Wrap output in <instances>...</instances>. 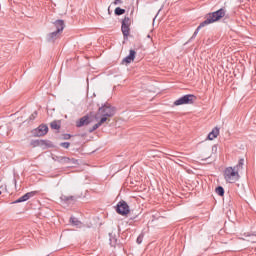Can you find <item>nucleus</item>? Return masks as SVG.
Masks as SVG:
<instances>
[{
    "instance_id": "obj_30",
    "label": "nucleus",
    "mask_w": 256,
    "mask_h": 256,
    "mask_svg": "<svg viewBox=\"0 0 256 256\" xmlns=\"http://www.w3.org/2000/svg\"><path fill=\"white\" fill-rule=\"evenodd\" d=\"M123 3V0H115L114 5H121Z\"/></svg>"
},
{
    "instance_id": "obj_8",
    "label": "nucleus",
    "mask_w": 256,
    "mask_h": 256,
    "mask_svg": "<svg viewBox=\"0 0 256 256\" xmlns=\"http://www.w3.org/2000/svg\"><path fill=\"white\" fill-rule=\"evenodd\" d=\"M37 194V191H31L24 194L22 197L18 198L13 203H25V201H29L32 197H35Z\"/></svg>"
},
{
    "instance_id": "obj_31",
    "label": "nucleus",
    "mask_w": 256,
    "mask_h": 256,
    "mask_svg": "<svg viewBox=\"0 0 256 256\" xmlns=\"http://www.w3.org/2000/svg\"><path fill=\"white\" fill-rule=\"evenodd\" d=\"M32 145H34V147H37V145H39V141L32 142Z\"/></svg>"
},
{
    "instance_id": "obj_23",
    "label": "nucleus",
    "mask_w": 256,
    "mask_h": 256,
    "mask_svg": "<svg viewBox=\"0 0 256 256\" xmlns=\"http://www.w3.org/2000/svg\"><path fill=\"white\" fill-rule=\"evenodd\" d=\"M58 161H59V163H69L71 161V159L69 157L61 156L58 158Z\"/></svg>"
},
{
    "instance_id": "obj_25",
    "label": "nucleus",
    "mask_w": 256,
    "mask_h": 256,
    "mask_svg": "<svg viewBox=\"0 0 256 256\" xmlns=\"http://www.w3.org/2000/svg\"><path fill=\"white\" fill-rule=\"evenodd\" d=\"M143 237H145V235L143 233H141L138 237H137V244L141 245V243H143Z\"/></svg>"
},
{
    "instance_id": "obj_19",
    "label": "nucleus",
    "mask_w": 256,
    "mask_h": 256,
    "mask_svg": "<svg viewBox=\"0 0 256 256\" xmlns=\"http://www.w3.org/2000/svg\"><path fill=\"white\" fill-rule=\"evenodd\" d=\"M243 165H245V159L241 158L236 166H234V169L238 170L243 169Z\"/></svg>"
},
{
    "instance_id": "obj_10",
    "label": "nucleus",
    "mask_w": 256,
    "mask_h": 256,
    "mask_svg": "<svg viewBox=\"0 0 256 256\" xmlns=\"http://www.w3.org/2000/svg\"><path fill=\"white\" fill-rule=\"evenodd\" d=\"M60 34L61 32H57V30H55L54 32H51L47 36V41H49V43H54L55 41H57V39H59Z\"/></svg>"
},
{
    "instance_id": "obj_14",
    "label": "nucleus",
    "mask_w": 256,
    "mask_h": 256,
    "mask_svg": "<svg viewBox=\"0 0 256 256\" xmlns=\"http://www.w3.org/2000/svg\"><path fill=\"white\" fill-rule=\"evenodd\" d=\"M206 25H209V24H205V21L200 23V25L194 31V33H193L192 37L190 38V40L195 39V37H197V35L199 34V31H201V29H203V27H206Z\"/></svg>"
},
{
    "instance_id": "obj_2",
    "label": "nucleus",
    "mask_w": 256,
    "mask_h": 256,
    "mask_svg": "<svg viewBox=\"0 0 256 256\" xmlns=\"http://www.w3.org/2000/svg\"><path fill=\"white\" fill-rule=\"evenodd\" d=\"M224 179L227 183H235L239 181V171L233 167H228L224 171Z\"/></svg>"
},
{
    "instance_id": "obj_9",
    "label": "nucleus",
    "mask_w": 256,
    "mask_h": 256,
    "mask_svg": "<svg viewBox=\"0 0 256 256\" xmlns=\"http://www.w3.org/2000/svg\"><path fill=\"white\" fill-rule=\"evenodd\" d=\"M54 27L57 33H63V29H65V22L63 20H56L54 22Z\"/></svg>"
},
{
    "instance_id": "obj_29",
    "label": "nucleus",
    "mask_w": 256,
    "mask_h": 256,
    "mask_svg": "<svg viewBox=\"0 0 256 256\" xmlns=\"http://www.w3.org/2000/svg\"><path fill=\"white\" fill-rule=\"evenodd\" d=\"M63 139L64 141H69V139H71V134H64Z\"/></svg>"
},
{
    "instance_id": "obj_4",
    "label": "nucleus",
    "mask_w": 256,
    "mask_h": 256,
    "mask_svg": "<svg viewBox=\"0 0 256 256\" xmlns=\"http://www.w3.org/2000/svg\"><path fill=\"white\" fill-rule=\"evenodd\" d=\"M197 97L193 94H186L180 98H178L175 102L174 105L177 107L179 105H193Z\"/></svg>"
},
{
    "instance_id": "obj_7",
    "label": "nucleus",
    "mask_w": 256,
    "mask_h": 256,
    "mask_svg": "<svg viewBox=\"0 0 256 256\" xmlns=\"http://www.w3.org/2000/svg\"><path fill=\"white\" fill-rule=\"evenodd\" d=\"M34 137H43L49 133V127L47 125L42 124L38 128L32 131Z\"/></svg>"
},
{
    "instance_id": "obj_20",
    "label": "nucleus",
    "mask_w": 256,
    "mask_h": 256,
    "mask_svg": "<svg viewBox=\"0 0 256 256\" xmlns=\"http://www.w3.org/2000/svg\"><path fill=\"white\" fill-rule=\"evenodd\" d=\"M51 129H56V131H59L61 129V125L57 121H53L50 123Z\"/></svg>"
},
{
    "instance_id": "obj_13",
    "label": "nucleus",
    "mask_w": 256,
    "mask_h": 256,
    "mask_svg": "<svg viewBox=\"0 0 256 256\" xmlns=\"http://www.w3.org/2000/svg\"><path fill=\"white\" fill-rule=\"evenodd\" d=\"M219 137V128L215 127L209 134L208 139L209 141H213V139H217Z\"/></svg>"
},
{
    "instance_id": "obj_1",
    "label": "nucleus",
    "mask_w": 256,
    "mask_h": 256,
    "mask_svg": "<svg viewBox=\"0 0 256 256\" xmlns=\"http://www.w3.org/2000/svg\"><path fill=\"white\" fill-rule=\"evenodd\" d=\"M225 15H227V9L225 7H222L217 11L208 13L206 19L204 20V25H211V23H217V21H221V19H223Z\"/></svg>"
},
{
    "instance_id": "obj_11",
    "label": "nucleus",
    "mask_w": 256,
    "mask_h": 256,
    "mask_svg": "<svg viewBox=\"0 0 256 256\" xmlns=\"http://www.w3.org/2000/svg\"><path fill=\"white\" fill-rule=\"evenodd\" d=\"M89 116H83L78 121H76V127H83L85 125H89Z\"/></svg>"
},
{
    "instance_id": "obj_6",
    "label": "nucleus",
    "mask_w": 256,
    "mask_h": 256,
    "mask_svg": "<svg viewBox=\"0 0 256 256\" xmlns=\"http://www.w3.org/2000/svg\"><path fill=\"white\" fill-rule=\"evenodd\" d=\"M130 211L131 210L129 208V204H127L125 200H121L120 202H118L116 206V213H118V215H122L123 217H125L129 215Z\"/></svg>"
},
{
    "instance_id": "obj_26",
    "label": "nucleus",
    "mask_w": 256,
    "mask_h": 256,
    "mask_svg": "<svg viewBox=\"0 0 256 256\" xmlns=\"http://www.w3.org/2000/svg\"><path fill=\"white\" fill-rule=\"evenodd\" d=\"M108 118H109L108 116H101V119L98 122V125H100V127H101V125H103V123H106Z\"/></svg>"
},
{
    "instance_id": "obj_24",
    "label": "nucleus",
    "mask_w": 256,
    "mask_h": 256,
    "mask_svg": "<svg viewBox=\"0 0 256 256\" xmlns=\"http://www.w3.org/2000/svg\"><path fill=\"white\" fill-rule=\"evenodd\" d=\"M101 127V125H99V122L96 123L92 128L89 129V133H93V131H97V129H99Z\"/></svg>"
},
{
    "instance_id": "obj_16",
    "label": "nucleus",
    "mask_w": 256,
    "mask_h": 256,
    "mask_svg": "<svg viewBox=\"0 0 256 256\" xmlns=\"http://www.w3.org/2000/svg\"><path fill=\"white\" fill-rule=\"evenodd\" d=\"M244 235L245 237H248L246 241H248L249 243H256V234L245 233Z\"/></svg>"
},
{
    "instance_id": "obj_32",
    "label": "nucleus",
    "mask_w": 256,
    "mask_h": 256,
    "mask_svg": "<svg viewBox=\"0 0 256 256\" xmlns=\"http://www.w3.org/2000/svg\"><path fill=\"white\" fill-rule=\"evenodd\" d=\"M1 193H2V192L0 191V195H1Z\"/></svg>"
},
{
    "instance_id": "obj_27",
    "label": "nucleus",
    "mask_w": 256,
    "mask_h": 256,
    "mask_svg": "<svg viewBox=\"0 0 256 256\" xmlns=\"http://www.w3.org/2000/svg\"><path fill=\"white\" fill-rule=\"evenodd\" d=\"M60 147H63L64 149H69L71 147V143L69 142H61Z\"/></svg>"
},
{
    "instance_id": "obj_21",
    "label": "nucleus",
    "mask_w": 256,
    "mask_h": 256,
    "mask_svg": "<svg viewBox=\"0 0 256 256\" xmlns=\"http://www.w3.org/2000/svg\"><path fill=\"white\" fill-rule=\"evenodd\" d=\"M216 193L217 195H219L220 197H223V195H225V189L222 186H218L216 188Z\"/></svg>"
},
{
    "instance_id": "obj_12",
    "label": "nucleus",
    "mask_w": 256,
    "mask_h": 256,
    "mask_svg": "<svg viewBox=\"0 0 256 256\" xmlns=\"http://www.w3.org/2000/svg\"><path fill=\"white\" fill-rule=\"evenodd\" d=\"M137 52H135V50H130V53L128 56H126L124 59H123V62L124 63H132V61H135V55H136Z\"/></svg>"
},
{
    "instance_id": "obj_3",
    "label": "nucleus",
    "mask_w": 256,
    "mask_h": 256,
    "mask_svg": "<svg viewBox=\"0 0 256 256\" xmlns=\"http://www.w3.org/2000/svg\"><path fill=\"white\" fill-rule=\"evenodd\" d=\"M115 115V107L111 104H104L98 109L97 116L100 117H113Z\"/></svg>"
},
{
    "instance_id": "obj_17",
    "label": "nucleus",
    "mask_w": 256,
    "mask_h": 256,
    "mask_svg": "<svg viewBox=\"0 0 256 256\" xmlns=\"http://www.w3.org/2000/svg\"><path fill=\"white\" fill-rule=\"evenodd\" d=\"M61 201H64V203H69V201H75V196H65L62 195L60 197Z\"/></svg>"
},
{
    "instance_id": "obj_5",
    "label": "nucleus",
    "mask_w": 256,
    "mask_h": 256,
    "mask_svg": "<svg viewBox=\"0 0 256 256\" xmlns=\"http://www.w3.org/2000/svg\"><path fill=\"white\" fill-rule=\"evenodd\" d=\"M130 27H131V18H129V16H126L122 20V25H121V31L125 40L129 39V34L131 33Z\"/></svg>"
},
{
    "instance_id": "obj_28",
    "label": "nucleus",
    "mask_w": 256,
    "mask_h": 256,
    "mask_svg": "<svg viewBox=\"0 0 256 256\" xmlns=\"http://www.w3.org/2000/svg\"><path fill=\"white\" fill-rule=\"evenodd\" d=\"M35 119H37V111H34L30 117H29V121H35Z\"/></svg>"
},
{
    "instance_id": "obj_15",
    "label": "nucleus",
    "mask_w": 256,
    "mask_h": 256,
    "mask_svg": "<svg viewBox=\"0 0 256 256\" xmlns=\"http://www.w3.org/2000/svg\"><path fill=\"white\" fill-rule=\"evenodd\" d=\"M109 241H110L111 247L117 246V237L113 233H109Z\"/></svg>"
},
{
    "instance_id": "obj_18",
    "label": "nucleus",
    "mask_w": 256,
    "mask_h": 256,
    "mask_svg": "<svg viewBox=\"0 0 256 256\" xmlns=\"http://www.w3.org/2000/svg\"><path fill=\"white\" fill-rule=\"evenodd\" d=\"M70 223H72L75 227H81L82 223L76 217L70 218Z\"/></svg>"
},
{
    "instance_id": "obj_22",
    "label": "nucleus",
    "mask_w": 256,
    "mask_h": 256,
    "mask_svg": "<svg viewBox=\"0 0 256 256\" xmlns=\"http://www.w3.org/2000/svg\"><path fill=\"white\" fill-rule=\"evenodd\" d=\"M114 13L115 15H125V9H122L121 7H117Z\"/></svg>"
}]
</instances>
